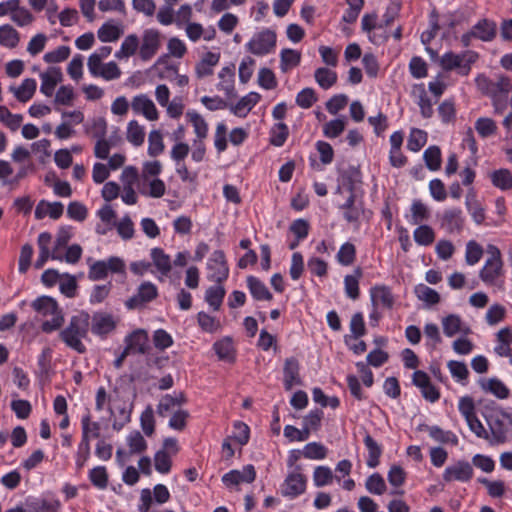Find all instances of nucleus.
I'll use <instances>...</instances> for the list:
<instances>
[{"label":"nucleus","instance_id":"f257e3e1","mask_svg":"<svg viewBox=\"0 0 512 512\" xmlns=\"http://www.w3.org/2000/svg\"><path fill=\"white\" fill-rule=\"evenodd\" d=\"M477 89L491 99L494 112L502 114L508 107L509 94L512 90L510 78L505 75H498L495 80L484 74L478 75L475 79Z\"/></svg>","mask_w":512,"mask_h":512},{"label":"nucleus","instance_id":"f03ea898","mask_svg":"<svg viewBox=\"0 0 512 512\" xmlns=\"http://www.w3.org/2000/svg\"><path fill=\"white\" fill-rule=\"evenodd\" d=\"M89 326V313L80 311L70 318L68 325L60 331L59 338L71 350L84 354L87 349L83 340L88 338Z\"/></svg>","mask_w":512,"mask_h":512},{"label":"nucleus","instance_id":"7ed1b4c3","mask_svg":"<svg viewBox=\"0 0 512 512\" xmlns=\"http://www.w3.org/2000/svg\"><path fill=\"white\" fill-rule=\"evenodd\" d=\"M32 308L42 316H52L51 320H46L41 324V330L44 333H52L59 330L64 324V316L55 299L49 296H41L35 299Z\"/></svg>","mask_w":512,"mask_h":512},{"label":"nucleus","instance_id":"20e7f679","mask_svg":"<svg viewBox=\"0 0 512 512\" xmlns=\"http://www.w3.org/2000/svg\"><path fill=\"white\" fill-rule=\"evenodd\" d=\"M479 58L477 52L466 50L460 54L446 52L440 59V65L445 71L457 70L458 74L467 76L471 71V66Z\"/></svg>","mask_w":512,"mask_h":512},{"label":"nucleus","instance_id":"39448f33","mask_svg":"<svg viewBox=\"0 0 512 512\" xmlns=\"http://www.w3.org/2000/svg\"><path fill=\"white\" fill-rule=\"evenodd\" d=\"M489 257L479 272L480 279L487 285H497L503 276V261L500 250L494 246H488Z\"/></svg>","mask_w":512,"mask_h":512},{"label":"nucleus","instance_id":"423d86ee","mask_svg":"<svg viewBox=\"0 0 512 512\" xmlns=\"http://www.w3.org/2000/svg\"><path fill=\"white\" fill-rule=\"evenodd\" d=\"M108 272L125 275V263L116 256L110 257L107 261H95L89 266L88 278L92 281L103 280L107 277Z\"/></svg>","mask_w":512,"mask_h":512},{"label":"nucleus","instance_id":"0eeeda50","mask_svg":"<svg viewBox=\"0 0 512 512\" xmlns=\"http://www.w3.org/2000/svg\"><path fill=\"white\" fill-rule=\"evenodd\" d=\"M276 46V33L265 29L256 33L247 43V49L254 55L262 56L270 53Z\"/></svg>","mask_w":512,"mask_h":512},{"label":"nucleus","instance_id":"6e6552de","mask_svg":"<svg viewBox=\"0 0 512 512\" xmlns=\"http://www.w3.org/2000/svg\"><path fill=\"white\" fill-rule=\"evenodd\" d=\"M306 484V476L301 473V467L296 466L295 470L285 478L281 486V493L283 496L295 498L305 492Z\"/></svg>","mask_w":512,"mask_h":512},{"label":"nucleus","instance_id":"1a4fd4ad","mask_svg":"<svg viewBox=\"0 0 512 512\" xmlns=\"http://www.w3.org/2000/svg\"><path fill=\"white\" fill-rule=\"evenodd\" d=\"M161 47V34L157 29H146L142 35L139 57L142 61L151 60Z\"/></svg>","mask_w":512,"mask_h":512},{"label":"nucleus","instance_id":"9d476101","mask_svg":"<svg viewBox=\"0 0 512 512\" xmlns=\"http://www.w3.org/2000/svg\"><path fill=\"white\" fill-rule=\"evenodd\" d=\"M439 221L440 227L447 233H460L465 224V217L460 208H450L443 211Z\"/></svg>","mask_w":512,"mask_h":512},{"label":"nucleus","instance_id":"9b49d317","mask_svg":"<svg viewBox=\"0 0 512 512\" xmlns=\"http://www.w3.org/2000/svg\"><path fill=\"white\" fill-rule=\"evenodd\" d=\"M412 383L420 389L425 400L434 403L440 399L439 390L431 383L426 372L416 370L412 375Z\"/></svg>","mask_w":512,"mask_h":512},{"label":"nucleus","instance_id":"f8f14e48","mask_svg":"<svg viewBox=\"0 0 512 512\" xmlns=\"http://www.w3.org/2000/svg\"><path fill=\"white\" fill-rule=\"evenodd\" d=\"M124 343L129 354H145L149 348L148 333L144 329L134 330L125 337Z\"/></svg>","mask_w":512,"mask_h":512},{"label":"nucleus","instance_id":"ddd939ff","mask_svg":"<svg viewBox=\"0 0 512 512\" xmlns=\"http://www.w3.org/2000/svg\"><path fill=\"white\" fill-rule=\"evenodd\" d=\"M473 467L467 461H458L454 465L446 467L443 473V479L446 482L461 481L468 482L473 477Z\"/></svg>","mask_w":512,"mask_h":512},{"label":"nucleus","instance_id":"4468645a","mask_svg":"<svg viewBox=\"0 0 512 512\" xmlns=\"http://www.w3.org/2000/svg\"><path fill=\"white\" fill-rule=\"evenodd\" d=\"M157 296V287L151 282H144L139 286L137 294L133 295L126 301V307L128 309H136L145 303L154 300Z\"/></svg>","mask_w":512,"mask_h":512},{"label":"nucleus","instance_id":"2eb2a0df","mask_svg":"<svg viewBox=\"0 0 512 512\" xmlns=\"http://www.w3.org/2000/svg\"><path fill=\"white\" fill-rule=\"evenodd\" d=\"M208 268L209 270L213 271L211 278L218 284H221L228 278L229 267L225 254L222 250H216L212 253Z\"/></svg>","mask_w":512,"mask_h":512},{"label":"nucleus","instance_id":"dca6fc26","mask_svg":"<svg viewBox=\"0 0 512 512\" xmlns=\"http://www.w3.org/2000/svg\"><path fill=\"white\" fill-rule=\"evenodd\" d=\"M350 195L347 198L346 202L341 205L340 209L343 211V217L348 223L359 225L360 217L363 213L362 205H356V195L354 193V186L351 183L350 187Z\"/></svg>","mask_w":512,"mask_h":512},{"label":"nucleus","instance_id":"f3484780","mask_svg":"<svg viewBox=\"0 0 512 512\" xmlns=\"http://www.w3.org/2000/svg\"><path fill=\"white\" fill-rule=\"evenodd\" d=\"M40 91L47 97H51L55 87L62 81L63 74L59 67H49L46 72L40 74Z\"/></svg>","mask_w":512,"mask_h":512},{"label":"nucleus","instance_id":"a211bd4d","mask_svg":"<svg viewBox=\"0 0 512 512\" xmlns=\"http://www.w3.org/2000/svg\"><path fill=\"white\" fill-rule=\"evenodd\" d=\"M116 327V322L111 314L97 312L92 316L91 331L99 336H105Z\"/></svg>","mask_w":512,"mask_h":512},{"label":"nucleus","instance_id":"6ab92c4d","mask_svg":"<svg viewBox=\"0 0 512 512\" xmlns=\"http://www.w3.org/2000/svg\"><path fill=\"white\" fill-rule=\"evenodd\" d=\"M131 107L135 113L143 114L150 121L158 119L156 106L147 95L141 94L135 96L132 100Z\"/></svg>","mask_w":512,"mask_h":512},{"label":"nucleus","instance_id":"aec40b11","mask_svg":"<svg viewBox=\"0 0 512 512\" xmlns=\"http://www.w3.org/2000/svg\"><path fill=\"white\" fill-rule=\"evenodd\" d=\"M260 99V94L257 92H250L242 97L236 104H229V109L234 115L244 118L260 101Z\"/></svg>","mask_w":512,"mask_h":512},{"label":"nucleus","instance_id":"412c9836","mask_svg":"<svg viewBox=\"0 0 512 512\" xmlns=\"http://www.w3.org/2000/svg\"><path fill=\"white\" fill-rule=\"evenodd\" d=\"M97 131L94 136L98 138L94 148V154L99 159H107L111 144L105 139L106 135V122L104 119H99L98 123L95 124Z\"/></svg>","mask_w":512,"mask_h":512},{"label":"nucleus","instance_id":"4be33fe9","mask_svg":"<svg viewBox=\"0 0 512 512\" xmlns=\"http://www.w3.org/2000/svg\"><path fill=\"white\" fill-rule=\"evenodd\" d=\"M234 77H235V66L230 65L222 68L219 72L220 82L217 87L219 90L224 91L227 98L233 99L237 97L235 87H234Z\"/></svg>","mask_w":512,"mask_h":512},{"label":"nucleus","instance_id":"5701e85b","mask_svg":"<svg viewBox=\"0 0 512 512\" xmlns=\"http://www.w3.org/2000/svg\"><path fill=\"white\" fill-rule=\"evenodd\" d=\"M299 369V362L297 359L293 357L286 359L283 369L284 387L286 390H291L293 386L302 384L299 376Z\"/></svg>","mask_w":512,"mask_h":512},{"label":"nucleus","instance_id":"b1692460","mask_svg":"<svg viewBox=\"0 0 512 512\" xmlns=\"http://www.w3.org/2000/svg\"><path fill=\"white\" fill-rule=\"evenodd\" d=\"M471 30L475 38L490 42L496 37L497 26L494 21L484 18L479 20Z\"/></svg>","mask_w":512,"mask_h":512},{"label":"nucleus","instance_id":"393cba45","mask_svg":"<svg viewBox=\"0 0 512 512\" xmlns=\"http://www.w3.org/2000/svg\"><path fill=\"white\" fill-rule=\"evenodd\" d=\"M371 299L374 306L381 305L391 309L394 304V296L391 289L385 285H377L371 289Z\"/></svg>","mask_w":512,"mask_h":512},{"label":"nucleus","instance_id":"a878e982","mask_svg":"<svg viewBox=\"0 0 512 512\" xmlns=\"http://www.w3.org/2000/svg\"><path fill=\"white\" fill-rule=\"evenodd\" d=\"M150 256L152 259L151 264L156 267L157 271L163 276H168L172 270V261L170 256L159 247L151 249Z\"/></svg>","mask_w":512,"mask_h":512},{"label":"nucleus","instance_id":"bb28decb","mask_svg":"<svg viewBox=\"0 0 512 512\" xmlns=\"http://www.w3.org/2000/svg\"><path fill=\"white\" fill-rule=\"evenodd\" d=\"M220 60V54L214 52H207L204 54L202 59L196 64L195 73L196 76L201 79L206 76L213 74V67L218 64Z\"/></svg>","mask_w":512,"mask_h":512},{"label":"nucleus","instance_id":"cd10ccee","mask_svg":"<svg viewBox=\"0 0 512 512\" xmlns=\"http://www.w3.org/2000/svg\"><path fill=\"white\" fill-rule=\"evenodd\" d=\"M28 512H58L61 503L57 499L34 498L26 502Z\"/></svg>","mask_w":512,"mask_h":512},{"label":"nucleus","instance_id":"c85d7f7f","mask_svg":"<svg viewBox=\"0 0 512 512\" xmlns=\"http://www.w3.org/2000/svg\"><path fill=\"white\" fill-rule=\"evenodd\" d=\"M36 87L37 83L35 79L26 78L20 86H10L9 90L14 94L19 102L25 103L34 96Z\"/></svg>","mask_w":512,"mask_h":512},{"label":"nucleus","instance_id":"c756f323","mask_svg":"<svg viewBox=\"0 0 512 512\" xmlns=\"http://www.w3.org/2000/svg\"><path fill=\"white\" fill-rule=\"evenodd\" d=\"M443 332L447 337H453L457 333L468 334L470 333L469 327L462 326L460 316L450 314L442 319Z\"/></svg>","mask_w":512,"mask_h":512},{"label":"nucleus","instance_id":"7c9ffc66","mask_svg":"<svg viewBox=\"0 0 512 512\" xmlns=\"http://www.w3.org/2000/svg\"><path fill=\"white\" fill-rule=\"evenodd\" d=\"M213 350L220 360L230 363L234 362L235 350L230 337H224L221 340L216 341L213 344Z\"/></svg>","mask_w":512,"mask_h":512},{"label":"nucleus","instance_id":"2f4dec72","mask_svg":"<svg viewBox=\"0 0 512 512\" xmlns=\"http://www.w3.org/2000/svg\"><path fill=\"white\" fill-rule=\"evenodd\" d=\"M247 286L249 291L254 299L261 301L266 300L270 301L273 299V295L268 290L266 285L257 277L248 276L247 277Z\"/></svg>","mask_w":512,"mask_h":512},{"label":"nucleus","instance_id":"473e14b6","mask_svg":"<svg viewBox=\"0 0 512 512\" xmlns=\"http://www.w3.org/2000/svg\"><path fill=\"white\" fill-rule=\"evenodd\" d=\"M52 236L49 232H42L38 236V247H39V255L35 262V268L41 269L47 260L50 258V249L49 245L51 242Z\"/></svg>","mask_w":512,"mask_h":512},{"label":"nucleus","instance_id":"72a5a7b5","mask_svg":"<svg viewBox=\"0 0 512 512\" xmlns=\"http://www.w3.org/2000/svg\"><path fill=\"white\" fill-rule=\"evenodd\" d=\"M140 48L139 38L136 34H130L123 40L120 50L115 53L118 59H127L136 54Z\"/></svg>","mask_w":512,"mask_h":512},{"label":"nucleus","instance_id":"f704fd0d","mask_svg":"<svg viewBox=\"0 0 512 512\" xmlns=\"http://www.w3.org/2000/svg\"><path fill=\"white\" fill-rule=\"evenodd\" d=\"M364 444L368 450V459L367 466L370 468H375L380 463V457L382 455L381 446L373 439V437L366 433L364 437Z\"/></svg>","mask_w":512,"mask_h":512},{"label":"nucleus","instance_id":"c9c22d12","mask_svg":"<svg viewBox=\"0 0 512 512\" xmlns=\"http://www.w3.org/2000/svg\"><path fill=\"white\" fill-rule=\"evenodd\" d=\"M122 34V28L112 21L105 22L97 31L98 39L101 42H115Z\"/></svg>","mask_w":512,"mask_h":512},{"label":"nucleus","instance_id":"e433bc0d","mask_svg":"<svg viewBox=\"0 0 512 512\" xmlns=\"http://www.w3.org/2000/svg\"><path fill=\"white\" fill-rule=\"evenodd\" d=\"M479 384L483 390L492 393L499 399H506L509 396V389L497 378L482 379Z\"/></svg>","mask_w":512,"mask_h":512},{"label":"nucleus","instance_id":"4c0bfd02","mask_svg":"<svg viewBox=\"0 0 512 512\" xmlns=\"http://www.w3.org/2000/svg\"><path fill=\"white\" fill-rule=\"evenodd\" d=\"M341 481V477L334 475L328 466H317L313 472V482L318 488L330 485L333 480Z\"/></svg>","mask_w":512,"mask_h":512},{"label":"nucleus","instance_id":"58836bf2","mask_svg":"<svg viewBox=\"0 0 512 512\" xmlns=\"http://www.w3.org/2000/svg\"><path fill=\"white\" fill-rule=\"evenodd\" d=\"M317 84L324 90L330 89L337 82V73L325 67L317 68L314 72Z\"/></svg>","mask_w":512,"mask_h":512},{"label":"nucleus","instance_id":"ea45409f","mask_svg":"<svg viewBox=\"0 0 512 512\" xmlns=\"http://www.w3.org/2000/svg\"><path fill=\"white\" fill-rule=\"evenodd\" d=\"M362 277V270L361 268H356L354 270V273L352 275H346L344 279V285H345V293L346 295L356 300L359 298L360 291H359V280Z\"/></svg>","mask_w":512,"mask_h":512},{"label":"nucleus","instance_id":"a19ab883","mask_svg":"<svg viewBox=\"0 0 512 512\" xmlns=\"http://www.w3.org/2000/svg\"><path fill=\"white\" fill-rule=\"evenodd\" d=\"M492 184L503 191L512 189V173L508 169H498L490 174Z\"/></svg>","mask_w":512,"mask_h":512},{"label":"nucleus","instance_id":"79ce46f5","mask_svg":"<svg viewBox=\"0 0 512 512\" xmlns=\"http://www.w3.org/2000/svg\"><path fill=\"white\" fill-rule=\"evenodd\" d=\"M20 41L18 31L9 24L0 26V45L7 48H15Z\"/></svg>","mask_w":512,"mask_h":512},{"label":"nucleus","instance_id":"37998d69","mask_svg":"<svg viewBox=\"0 0 512 512\" xmlns=\"http://www.w3.org/2000/svg\"><path fill=\"white\" fill-rule=\"evenodd\" d=\"M301 53L293 49H283L280 53V69L286 73L300 64Z\"/></svg>","mask_w":512,"mask_h":512},{"label":"nucleus","instance_id":"c03bdc74","mask_svg":"<svg viewBox=\"0 0 512 512\" xmlns=\"http://www.w3.org/2000/svg\"><path fill=\"white\" fill-rule=\"evenodd\" d=\"M426 429L430 437L439 443H450L455 446L458 444L457 436L451 431H444L439 426H426Z\"/></svg>","mask_w":512,"mask_h":512},{"label":"nucleus","instance_id":"a18cd8bd","mask_svg":"<svg viewBox=\"0 0 512 512\" xmlns=\"http://www.w3.org/2000/svg\"><path fill=\"white\" fill-rule=\"evenodd\" d=\"M225 296V289L222 285L211 286L206 290L205 300L213 308L218 311L221 307Z\"/></svg>","mask_w":512,"mask_h":512},{"label":"nucleus","instance_id":"49530a36","mask_svg":"<svg viewBox=\"0 0 512 512\" xmlns=\"http://www.w3.org/2000/svg\"><path fill=\"white\" fill-rule=\"evenodd\" d=\"M466 208L474 222L478 225L485 221V210L474 195H467Z\"/></svg>","mask_w":512,"mask_h":512},{"label":"nucleus","instance_id":"de8ad7c7","mask_svg":"<svg viewBox=\"0 0 512 512\" xmlns=\"http://www.w3.org/2000/svg\"><path fill=\"white\" fill-rule=\"evenodd\" d=\"M423 159L427 168L431 171H437L441 167V150L438 146H429L423 154Z\"/></svg>","mask_w":512,"mask_h":512},{"label":"nucleus","instance_id":"09e8293b","mask_svg":"<svg viewBox=\"0 0 512 512\" xmlns=\"http://www.w3.org/2000/svg\"><path fill=\"white\" fill-rule=\"evenodd\" d=\"M427 142V133L421 129L413 128L410 131L407 149L412 152H418Z\"/></svg>","mask_w":512,"mask_h":512},{"label":"nucleus","instance_id":"8fccbe9b","mask_svg":"<svg viewBox=\"0 0 512 512\" xmlns=\"http://www.w3.org/2000/svg\"><path fill=\"white\" fill-rule=\"evenodd\" d=\"M197 322L200 328L208 333H215L221 329L220 321L203 311L197 314Z\"/></svg>","mask_w":512,"mask_h":512},{"label":"nucleus","instance_id":"3c124183","mask_svg":"<svg viewBox=\"0 0 512 512\" xmlns=\"http://www.w3.org/2000/svg\"><path fill=\"white\" fill-rule=\"evenodd\" d=\"M270 134V143L273 146L281 147L289 136L288 126L283 122L276 123L272 127Z\"/></svg>","mask_w":512,"mask_h":512},{"label":"nucleus","instance_id":"603ef678","mask_svg":"<svg viewBox=\"0 0 512 512\" xmlns=\"http://www.w3.org/2000/svg\"><path fill=\"white\" fill-rule=\"evenodd\" d=\"M414 240L418 245L429 246L435 240L434 230L428 225H420L414 231Z\"/></svg>","mask_w":512,"mask_h":512},{"label":"nucleus","instance_id":"864d4df0","mask_svg":"<svg viewBox=\"0 0 512 512\" xmlns=\"http://www.w3.org/2000/svg\"><path fill=\"white\" fill-rule=\"evenodd\" d=\"M415 293L419 300L424 301L428 305H435L440 301L439 293L424 284L416 286Z\"/></svg>","mask_w":512,"mask_h":512},{"label":"nucleus","instance_id":"5fc2aeb1","mask_svg":"<svg viewBox=\"0 0 512 512\" xmlns=\"http://www.w3.org/2000/svg\"><path fill=\"white\" fill-rule=\"evenodd\" d=\"M144 138L145 132L143 127L135 120L130 121L127 128V140L134 146H141Z\"/></svg>","mask_w":512,"mask_h":512},{"label":"nucleus","instance_id":"6e6d98bb","mask_svg":"<svg viewBox=\"0 0 512 512\" xmlns=\"http://www.w3.org/2000/svg\"><path fill=\"white\" fill-rule=\"evenodd\" d=\"M148 143V154L151 157H156L164 151L165 146L160 131H151L148 136Z\"/></svg>","mask_w":512,"mask_h":512},{"label":"nucleus","instance_id":"4d7b16f0","mask_svg":"<svg viewBox=\"0 0 512 512\" xmlns=\"http://www.w3.org/2000/svg\"><path fill=\"white\" fill-rule=\"evenodd\" d=\"M475 129L482 138H487L496 133L497 125L493 119L481 117L475 122Z\"/></svg>","mask_w":512,"mask_h":512},{"label":"nucleus","instance_id":"13d9d810","mask_svg":"<svg viewBox=\"0 0 512 512\" xmlns=\"http://www.w3.org/2000/svg\"><path fill=\"white\" fill-rule=\"evenodd\" d=\"M303 456L307 459L322 460L327 456V448L319 442H310L304 447Z\"/></svg>","mask_w":512,"mask_h":512},{"label":"nucleus","instance_id":"bf43d9fd","mask_svg":"<svg viewBox=\"0 0 512 512\" xmlns=\"http://www.w3.org/2000/svg\"><path fill=\"white\" fill-rule=\"evenodd\" d=\"M355 257L356 248L354 244L350 242L344 243L337 253L338 262L344 266L351 265L355 261Z\"/></svg>","mask_w":512,"mask_h":512},{"label":"nucleus","instance_id":"052dcab7","mask_svg":"<svg viewBox=\"0 0 512 512\" xmlns=\"http://www.w3.org/2000/svg\"><path fill=\"white\" fill-rule=\"evenodd\" d=\"M366 489L376 495H382L386 491V483L379 473H374L366 480Z\"/></svg>","mask_w":512,"mask_h":512},{"label":"nucleus","instance_id":"680f3d73","mask_svg":"<svg viewBox=\"0 0 512 512\" xmlns=\"http://www.w3.org/2000/svg\"><path fill=\"white\" fill-rule=\"evenodd\" d=\"M89 479L91 483L100 489H104L108 485V474L104 466H97L90 470Z\"/></svg>","mask_w":512,"mask_h":512},{"label":"nucleus","instance_id":"e2e57ef3","mask_svg":"<svg viewBox=\"0 0 512 512\" xmlns=\"http://www.w3.org/2000/svg\"><path fill=\"white\" fill-rule=\"evenodd\" d=\"M317 100V95L312 88H304L296 96V104L303 109L311 108Z\"/></svg>","mask_w":512,"mask_h":512},{"label":"nucleus","instance_id":"0e129e2a","mask_svg":"<svg viewBox=\"0 0 512 512\" xmlns=\"http://www.w3.org/2000/svg\"><path fill=\"white\" fill-rule=\"evenodd\" d=\"M187 117L194 127V131L199 139H203L207 136L208 126L206 121L197 112H188Z\"/></svg>","mask_w":512,"mask_h":512},{"label":"nucleus","instance_id":"69168bd1","mask_svg":"<svg viewBox=\"0 0 512 512\" xmlns=\"http://www.w3.org/2000/svg\"><path fill=\"white\" fill-rule=\"evenodd\" d=\"M412 222L413 224H419L427 220L430 216L428 207L420 200H414L411 206Z\"/></svg>","mask_w":512,"mask_h":512},{"label":"nucleus","instance_id":"338daca9","mask_svg":"<svg viewBox=\"0 0 512 512\" xmlns=\"http://www.w3.org/2000/svg\"><path fill=\"white\" fill-rule=\"evenodd\" d=\"M483 255L482 247L476 241H469L466 245V263L474 265L480 261Z\"/></svg>","mask_w":512,"mask_h":512},{"label":"nucleus","instance_id":"774afa93","mask_svg":"<svg viewBox=\"0 0 512 512\" xmlns=\"http://www.w3.org/2000/svg\"><path fill=\"white\" fill-rule=\"evenodd\" d=\"M155 469L162 474H167L172 466L171 457L165 450H159L154 457Z\"/></svg>","mask_w":512,"mask_h":512}]
</instances>
